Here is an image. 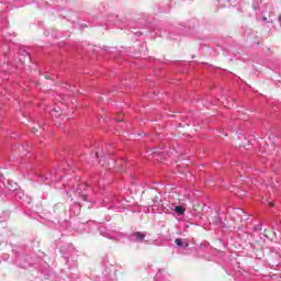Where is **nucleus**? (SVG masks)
Masks as SVG:
<instances>
[{
  "instance_id": "2",
  "label": "nucleus",
  "mask_w": 281,
  "mask_h": 281,
  "mask_svg": "<svg viewBox=\"0 0 281 281\" xmlns=\"http://www.w3.org/2000/svg\"><path fill=\"white\" fill-rule=\"evenodd\" d=\"M132 236H133L134 240H137L138 243H142V240H144V238H146V234L139 233V232L134 233Z\"/></svg>"
},
{
  "instance_id": "7",
  "label": "nucleus",
  "mask_w": 281,
  "mask_h": 281,
  "mask_svg": "<svg viewBox=\"0 0 281 281\" xmlns=\"http://www.w3.org/2000/svg\"><path fill=\"white\" fill-rule=\"evenodd\" d=\"M60 110L59 109H53L54 113H58Z\"/></svg>"
},
{
  "instance_id": "6",
  "label": "nucleus",
  "mask_w": 281,
  "mask_h": 281,
  "mask_svg": "<svg viewBox=\"0 0 281 281\" xmlns=\"http://www.w3.org/2000/svg\"><path fill=\"white\" fill-rule=\"evenodd\" d=\"M256 232H260V229H262V225H258L255 227Z\"/></svg>"
},
{
  "instance_id": "10",
  "label": "nucleus",
  "mask_w": 281,
  "mask_h": 281,
  "mask_svg": "<svg viewBox=\"0 0 281 281\" xmlns=\"http://www.w3.org/2000/svg\"><path fill=\"white\" fill-rule=\"evenodd\" d=\"M269 205H270V206H273V203H272V202H269Z\"/></svg>"
},
{
  "instance_id": "4",
  "label": "nucleus",
  "mask_w": 281,
  "mask_h": 281,
  "mask_svg": "<svg viewBox=\"0 0 281 281\" xmlns=\"http://www.w3.org/2000/svg\"><path fill=\"white\" fill-rule=\"evenodd\" d=\"M239 213L244 214L241 221H247V213H244L243 210H238Z\"/></svg>"
},
{
  "instance_id": "13",
  "label": "nucleus",
  "mask_w": 281,
  "mask_h": 281,
  "mask_svg": "<svg viewBox=\"0 0 281 281\" xmlns=\"http://www.w3.org/2000/svg\"><path fill=\"white\" fill-rule=\"evenodd\" d=\"M25 56H27V53H24Z\"/></svg>"
},
{
  "instance_id": "3",
  "label": "nucleus",
  "mask_w": 281,
  "mask_h": 281,
  "mask_svg": "<svg viewBox=\"0 0 281 281\" xmlns=\"http://www.w3.org/2000/svg\"><path fill=\"white\" fill-rule=\"evenodd\" d=\"M175 243L178 245V247H183V241L180 238H177Z\"/></svg>"
},
{
  "instance_id": "12",
  "label": "nucleus",
  "mask_w": 281,
  "mask_h": 281,
  "mask_svg": "<svg viewBox=\"0 0 281 281\" xmlns=\"http://www.w3.org/2000/svg\"><path fill=\"white\" fill-rule=\"evenodd\" d=\"M279 21L281 22V15L279 16Z\"/></svg>"
},
{
  "instance_id": "14",
  "label": "nucleus",
  "mask_w": 281,
  "mask_h": 281,
  "mask_svg": "<svg viewBox=\"0 0 281 281\" xmlns=\"http://www.w3.org/2000/svg\"><path fill=\"white\" fill-rule=\"evenodd\" d=\"M186 247H188V244H186Z\"/></svg>"
},
{
  "instance_id": "9",
  "label": "nucleus",
  "mask_w": 281,
  "mask_h": 281,
  "mask_svg": "<svg viewBox=\"0 0 281 281\" xmlns=\"http://www.w3.org/2000/svg\"><path fill=\"white\" fill-rule=\"evenodd\" d=\"M36 131H37L36 127H34V128H33V133H36Z\"/></svg>"
},
{
  "instance_id": "1",
  "label": "nucleus",
  "mask_w": 281,
  "mask_h": 281,
  "mask_svg": "<svg viewBox=\"0 0 281 281\" xmlns=\"http://www.w3.org/2000/svg\"><path fill=\"white\" fill-rule=\"evenodd\" d=\"M170 210H172L173 212H176V214H178V216H182V214H186V207L181 206V205H175L172 204Z\"/></svg>"
},
{
  "instance_id": "11",
  "label": "nucleus",
  "mask_w": 281,
  "mask_h": 281,
  "mask_svg": "<svg viewBox=\"0 0 281 281\" xmlns=\"http://www.w3.org/2000/svg\"><path fill=\"white\" fill-rule=\"evenodd\" d=\"M262 21H267V18L263 16V18H262Z\"/></svg>"
},
{
  "instance_id": "8",
  "label": "nucleus",
  "mask_w": 281,
  "mask_h": 281,
  "mask_svg": "<svg viewBox=\"0 0 281 281\" xmlns=\"http://www.w3.org/2000/svg\"><path fill=\"white\" fill-rule=\"evenodd\" d=\"M18 196H19L20 199H22V198H23V193H18Z\"/></svg>"
},
{
  "instance_id": "5",
  "label": "nucleus",
  "mask_w": 281,
  "mask_h": 281,
  "mask_svg": "<svg viewBox=\"0 0 281 281\" xmlns=\"http://www.w3.org/2000/svg\"><path fill=\"white\" fill-rule=\"evenodd\" d=\"M214 223H215L216 225H221V223H222L221 217H220V216H216Z\"/></svg>"
}]
</instances>
